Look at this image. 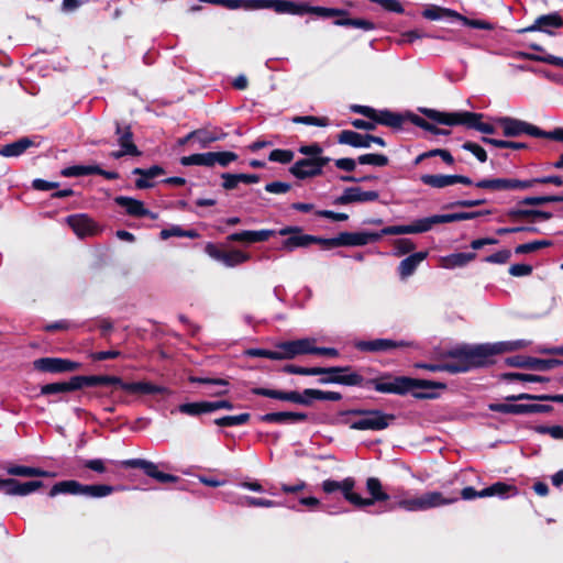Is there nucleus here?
<instances>
[{"instance_id": "1", "label": "nucleus", "mask_w": 563, "mask_h": 563, "mask_svg": "<svg viewBox=\"0 0 563 563\" xmlns=\"http://www.w3.org/2000/svg\"><path fill=\"white\" fill-rule=\"evenodd\" d=\"M525 340L497 342L493 344L463 345L449 352L451 362H446L444 369L451 373L467 372L473 367L484 366L493 355L511 352L528 346Z\"/></svg>"}, {"instance_id": "2", "label": "nucleus", "mask_w": 563, "mask_h": 563, "mask_svg": "<svg viewBox=\"0 0 563 563\" xmlns=\"http://www.w3.org/2000/svg\"><path fill=\"white\" fill-rule=\"evenodd\" d=\"M366 385H371L378 393L405 395L412 391L417 398L431 397L429 394L417 393L416 388H426L435 386L434 383L424 379H415L405 376L393 377L391 375H383L377 378L366 380Z\"/></svg>"}, {"instance_id": "3", "label": "nucleus", "mask_w": 563, "mask_h": 563, "mask_svg": "<svg viewBox=\"0 0 563 563\" xmlns=\"http://www.w3.org/2000/svg\"><path fill=\"white\" fill-rule=\"evenodd\" d=\"M423 113L432 121L445 125H466L484 134H494L495 126L490 123L482 122V113L462 111V112H441L433 109H426Z\"/></svg>"}, {"instance_id": "4", "label": "nucleus", "mask_w": 563, "mask_h": 563, "mask_svg": "<svg viewBox=\"0 0 563 563\" xmlns=\"http://www.w3.org/2000/svg\"><path fill=\"white\" fill-rule=\"evenodd\" d=\"M494 122L496 125L503 129L504 135L508 137H516L522 134H527L534 137H545L563 141V129H555L552 132H544L536 125L511 117H497L494 119Z\"/></svg>"}, {"instance_id": "5", "label": "nucleus", "mask_w": 563, "mask_h": 563, "mask_svg": "<svg viewBox=\"0 0 563 563\" xmlns=\"http://www.w3.org/2000/svg\"><path fill=\"white\" fill-rule=\"evenodd\" d=\"M353 415L358 416L351 422V429L354 430H384L395 419L393 415L379 410H356Z\"/></svg>"}, {"instance_id": "6", "label": "nucleus", "mask_w": 563, "mask_h": 563, "mask_svg": "<svg viewBox=\"0 0 563 563\" xmlns=\"http://www.w3.org/2000/svg\"><path fill=\"white\" fill-rule=\"evenodd\" d=\"M246 10L273 9L277 13L301 14L305 10L297 3L287 0H243Z\"/></svg>"}, {"instance_id": "7", "label": "nucleus", "mask_w": 563, "mask_h": 563, "mask_svg": "<svg viewBox=\"0 0 563 563\" xmlns=\"http://www.w3.org/2000/svg\"><path fill=\"white\" fill-rule=\"evenodd\" d=\"M330 162L329 157H309L297 161L291 167L290 173L299 179L318 176L322 168Z\"/></svg>"}, {"instance_id": "8", "label": "nucleus", "mask_w": 563, "mask_h": 563, "mask_svg": "<svg viewBox=\"0 0 563 563\" xmlns=\"http://www.w3.org/2000/svg\"><path fill=\"white\" fill-rule=\"evenodd\" d=\"M34 367L47 373H67L80 368V364L70 360L59 357H42L34 361Z\"/></svg>"}, {"instance_id": "9", "label": "nucleus", "mask_w": 563, "mask_h": 563, "mask_svg": "<svg viewBox=\"0 0 563 563\" xmlns=\"http://www.w3.org/2000/svg\"><path fill=\"white\" fill-rule=\"evenodd\" d=\"M279 235H289L283 243L282 247L291 252L298 247H307L313 244L314 235L303 234L298 227H286L278 231Z\"/></svg>"}, {"instance_id": "10", "label": "nucleus", "mask_w": 563, "mask_h": 563, "mask_svg": "<svg viewBox=\"0 0 563 563\" xmlns=\"http://www.w3.org/2000/svg\"><path fill=\"white\" fill-rule=\"evenodd\" d=\"M207 253L227 267H234L250 261L251 255L240 250L221 251L212 244L206 247Z\"/></svg>"}, {"instance_id": "11", "label": "nucleus", "mask_w": 563, "mask_h": 563, "mask_svg": "<svg viewBox=\"0 0 563 563\" xmlns=\"http://www.w3.org/2000/svg\"><path fill=\"white\" fill-rule=\"evenodd\" d=\"M338 141L341 144H347L353 147H371L372 143H375L379 146H385V141L379 136H374L371 134H361L351 130L342 131Z\"/></svg>"}, {"instance_id": "12", "label": "nucleus", "mask_w": 563, "mask_h": 563, "mask_svg": "<svg viewBox=\"0 0 563 563\" xmlns=\"http://www.w3.org/2000/svg\"><path fill=\"white\" fill-rule=\"evenodd\" d=\"M510 366L519 368H529L536 371H549L561 364L559 360H541L531 356L517 355L507 358Z\"/></svg>"}, {"instance_id": "13", "label": "nucleus", "mask_w": 563, "mask_h": 563, "mask_svg": "<svg viewBox=\"0 0 563 563\" xmlns=\"http://www.w3.org/2000/svg\"><path fill=\"white\" fill-rule=\"evenodd\" d=\"M122 464L126 467L141 468L146 475L161 483H174L178 479L175 475L158 471L157 466L153 462L143 459L126 460L122 462Z\"/></svg>"}, {"instance_id": "14", "label": "nucleus", "mask_w": 563, "mask_h": 563, "mask_svg": "<svg viewBox=\"0 0 563 563\" xmlns=\"http://www.w3.org/2000/svg\"><path fill=\"white\" fill-rule=\"evenodd\" d=\"M431 230L429 217L423 219H418L408 225H390L384 228L379 232H375L378 235V240L382 239L383 235H400V234H416L423 233Z\"/></svg>"}, {"instance_id": "15", "label": "nucleus", "mask_w": 563, "mask_h": 563, "mask_svg": "<svg viewBox=\"0 0 563 563\" xmlns=\"http://www.w3.org/2000/svg\"><path fill=\"white\" fill-rule=\"evenodd\" d=\"M252 393L258 396L269 397L274 399L285 400V401H291L295 404L300 405H310L312 401V398L305 396V391L302 394L298 391H282V390H275V389H268V388H253Z\"/></svg>"}, {"instance_id": "16", "label": "nucleus", "mask_w": 563, "mask_h": 563, "mask_svg": "<svg viewBox=\"0 0 563 563\" xmlns=\"http://www.w3.org/2000/svg\"><path fill=\"white\" fill-rule=\"evenodd\" d=\"M314 340L300 339L279 343L277 349L282 352V360H291L298 355L311 354Z\"/></svg>"}, {"instance_id": "17", "label": "nucleus", "mask_w": 563, "mask_h": 563, "mask_svg": "<svg viewBox=\"0 0 563 563\" xmlns=\"http://www.w3.org/2000/svg\"><path fill=\"white\" fill-rule=\"evenodd\" d=\"M339 372H330L328 378L321 379L322 383H334L345 386H367L363 375L351 371L350 367H340Z\"/></svg>"}, {"instance_id": "18", "label": "nucleus", "mask_w": 563, "mask_h": 563, "mask_svg": "<svg viewBox=\"0 0 563 563\" xmlns=\"http://www.w3.org/2000/svg\"><path fill=\"white\" fill-rule=\"evenodd\" d=\"M67 223L79 238L92 236L99 231L98 225L87 214L69 216L67 218Z\"/></svg>"}, {"instance_id": "19", "label": "nucleus", "mask_w": 563, "mask_h": 563, "mask_svg": "<svg viewBox=\"0 0 563 563\" xmlns=\"http://www.w3.org/2000/svg\"><path fill=\"white\" fill-rule=\"evenodd\" d=\"M379 197L377 191H363L360 187L346 188L343 194L335 199L336 205H349L352 202L375 201Z\"/></svg>"}, {"instance_id": "20", "label": "nucleus", "mask_w": 563, "mask_h": 563, "mask_svg": "<svg viewBox=\"0 0 563 563\" xmlns=\"http://www.w3.org/2000/svg\"><path fill=\"white\" fill-rule=\"evenodd\" d=\"M276 232L274 230H258V231H242L235 232L228 235L227 240L229 242H241V243H257L267 241L271 236H273Z\"/></svg>"}, {"instance_id": "21", "label": "nucleus", "mask_w": 563, "mask_h": 563, "mask_svg": "<svg viewBox=\"0 0 563 563\" xmlns=\"http://www.w3.org/2000/svg\"><path fill=\"white\" fill-rule=\"evenodd\" d=\"M409 343L405 341H393L388 339H376L372 341H360L355 344V346L360 351H367V352H378V351H387L395 347H404L408 346Z\"/></svg>"}, {"instance_id": "22", "label": "nucleus", "mask_w": 563, "mask_h": 563, "mask_svg": "<svg viewBox=\"0 0 563 563\" xmlns=\"http://www.w3.org/2000/svg\"><path fill=\"white\" fill-rule=\"evenodd\" d=\"M378 235L373 232H342L341 246H363L378 241Z\"/></svg>"}, {"instance_id": "23", "label": "nucleus", "mask_w": 563, "mask_h": 563, "mask_svg": "<svg viewBox=\"0 0 563 563\" xmlns=\"http://www.w3.org/2000/svg\"><path fill=\"white\" fill-rule=\"evenodd\" d=\"M115 203L125 209L126 213L132 217H151L155 219L156 217L152 214L150 210H147L143 202L130 197L119 196L114 199Z\"/></svg>"}, {"instance_id": "24", "label": "nucleus", "mask_w": 563, "mask_h": 563, "mask_svg": "<svg viewBox=\"0 0 563 563\" xmlns=\"http://www.w3.org/2000/svg\"><path fill=\"white\" fill-rule=\"evenodd\" d=\"M563 25V20L556 13L545 14L539 16L534 23L530 26L522 29L520 32H534V31H543L549 32V29H558Z\"/></svg>"}, {"instance_id": "25", "label": "nucleus", "mask_w": 563, "mask_h": 563, "mask_svg": "<svg viewBox=\"0 0 563 563\" xmlns=\"http://www.w3.org/2000/svg\"><path fill=\"white\" fill-rule=\"evenodd\" d=\"M122 389L131 393V394H139V395H152V394H161L165 395L168 394V389L154 385L150 382H135V383H124L122 384Z\"/></svg>"}, {"instance_id": "26", "label": "nucleus", "mask_w": 563, "mask_h": 563, "mask_svg": "<svg viewBox=\"0 0 563 563\" xmlns=\"http://www.w3.org/2000/svg\"><path fill=\"white\" fill-rule=\"evenodd\" d=\"M428 252H417L408 257L404 258L399 266H398V273L401 279H407L409 276H411L417 267L427 258Z\"/></svg>"}, {"instance_id": "27", "label": "nucleus", "mask_w": 563, "mask_h": 563, "mask_svg": "<svg viewBox=\"0 0 563 563\" xmlns=\"http://www.w3.org/2000/svg\"><path fill=\"white\" fill-rule=\"evenodd\" d=\"M489 211H485V214H488ZM484 214V212L475 211V212H457V213H449V214H434L429 217L430 229H432L435 224L441 223H451L463 220H471L476 217Z\"/></svg>"}, {"instance_id": "28", "label": "nucleus", "mask_w": 563, "mask_h": 563, "mask_svg": "<svg viewBox=\"0 0 563 563\" xmlns=\"http://www.w3.org/2000/svg\"><path fill=\"white\" fill-rule=\"evenodd\" d=\"M475 253H454L439 258V265L445 269L463 267L475 260Z\"/></svg>"}, {"instance_id": "29", "label": "nucleus", "mask_w": 563, "mask_h": 563, "mask_svg": "<svg viewBox=\"0 0 563 563\" xmlns=\"http://www.w3.org/2000/svg\"><path fill=\"white\" fill-rule=\"evenodd\" d=\"M264 422L274 423H297L307 420V415L302 412H271L261 417Z\"/></svg>"}, {"instance_id": "30", "label": "nucleus", "mask_w": 563, "mask_h": 563, "mask_svg": "<svg viewBox=\"0 0 563 563\" xmlns=\"http://www.w3.org/2000/svg\"><path fill=\"white\" fill-rule=\"evenodd\" d=\"M366 489L371 495V498H363V500L369 503L368 506L374 505L376 501H385L389 499V495L383 490V485L376 477L367 478Z\"/></svg>"}, {"instance_id": "31", "label": "nucleus", "mask_w": 563, "mask_h": 563, "mask_svg": "<svg viewBox=\"0 0 563 563\" xmlns=\"http://www.w3.org/2000/svg\"><path fill=\"white\" fill-rule=\"evenodd\" d=\"M80 389V384H78V377L74 376L69 382L63 383H52L42 386L41 394L42 395H53V394H63L71 390Z\"/></svg>"}, {"instance_id": "32", "label": "nucleus", "mask_w": 563, "mask_h": 563, "mask_svg": "<svg viewBox=\"0 0 563 563\" xmlns=\"http://www.w3.org/2000/svg\"><path fill=\"white\" fill-rule=\"evenodd\" d=\"M33 145V140L29 137H22L13 143L2 146L0 148V155L3 157H16L23 154L29 147Z\"/></svg>"}, {"instance_id": "33", "label": "nucleus", "mask_w": 563, "mask_h": 563, "mask_svg": "<svg viewBox=\"0 0 563 563\" xmlns=\"http://www.w3.org/2000/svg\"><path fill=\"white\" fill-rule=\"evenodd\" d=\"M355 481L352 477H346L342 481V485L340 492L343 494L344 498L353 504L356 507H368L367 501L363 500L358 494L354 493Z\"/></svg>"}, {"instance_id": "34", "label": "nucleus", "mask_w": 563, "mask_h": 563, "mask_svg": "<svg viewBox=\"0 0 563 563\" xmlns=\"http://www.w3.org/2000/svg\"><path fill=\"white\" fill-rule=\"evenodd\" d=\"M80 388L84 386L117 385L122 388L123 380L117 376H77Z\"/></svg>"}, {"instance_id": "35", "label": "nucleus", "mask_w": 563, "mask_h": 563, "mask_svg": "<svg viewBox=\"0 0 563 563\" xmlns=\"http://www.w3.org/2000/svg\"><path fill=\"white\" fill-rule=\"evenodd\" d=\"M8 474L21 477H51L52 473L38 467H31L25 465H12L7 470Z\"/></svg>"}, {"instance_id": "36", "label": "nucleus", "mask_w": 563, "mask_h": 563, "mask_svg": "<svg viewBox=\"0 0 563 563\" xmlns=\"http://www.w3.org/2000/svg\"><path fill=\"white\" fill-rule=\"evenodd\" d=\"M60 493L85 495V485H82L76 481L59 482L52 487V489L49 492V496L54 497Z\"/></svg>"}, {"instance_id": "37", "label": "nucleus", "mask_w": 563, "mask_h": 563, "mask_svg": "<svg viewBox=\"0 0 563 563\" xmlns=\"http://www.w3.org/2000/svg\"><path fill=\"white\" fill-rule=\"evenodd\" d=\"M117 134L119 135L118 142L121 148L124 150L125 153H131V155H139L140 152L135 144L132 141V132L130 128L122 129L119 124L117 125Z\"/></svg>"}, {"instance_id": "38", "label": "nucleus", "mask_w": 563, "mask_h": 563, "mask_svg": "<svg viewBox=\"0 0 563 563\" xmlns=\"http://www.w3.org/2000/svg\"><path fill=\"white\" fill-rule=\"evenodd\" d=\"M372 120L376 122V124L378 123L390 128H399L402 123V119L399 114L388 110H375V115H373Z\"/></svg>"}, {"instance_id": "39", "label": "nucleus", "mask_w": 563, "mask_h": 563, "mask_svg": "<svg viewBox=\"0 0 563 563\" xmlns=\"http://www.w3.org/2000/svg\"><path fill=\"white\" fill-rule=\"evenodd\" d=\"M340 367H300L296 365H286L284 367V372L288 374H297V375H322L330 372H339Z\"/></svg>"}, {"instance_id": "40", "label": "nucleus", "mask_w": 563, "mask_h": 563, "mask_svg": "<svg viewBox=\"0 0 563 563\" xmlns=\"http://www.w3.org/2000/svg\"><path fill=\"white\" fill-rule=\"evenodd\" d=\"M421 181L424 185H428L432 188H445L449 186H453V175H432L426 174L420 177Z\"/></svg>"}, {"instance_id": "41", "label": "nucleus", "mask_w": 563, "mask_h": 563, "mask_svg": "<svg viewBox=\"0 0 563 563\" xmlns=\"http://www.w3.org/2000/svg\"><path fill=\"white\" fill-rule=\"evenodd\" d=\"M516 495L518 493L517 488L512 485H508L503 482H497L493 484L492 486L482 489V495H485V497L490 496H499L505 497L507 494Z\"/></svg>"}, {"instance_id": "42", "label": "nucleus", "mask_w": 563, "mask_h": 563, "mask_svg": "<svg viewBox=\"0 0 563 563\" xmlns=\"http://www.w3.org/2000/svg\"><path fill=\"white\" fill-rule=\"evenodd\" d=\"M180 163L184 166H207L212 167V152L192 154L180 158Z\"/></svg>"}, {"instance_id": "43", "label": "nucleus", "mask_w": 563, "mask_h": 563, "mask_svg": "<svg viewBox=\"0 0 563 563\" xmlns=\"http://www.w3.org/2000/svg\"><path fill=\"white\" fill-rule=\"evenodd\" d=\"M96 172H98V165H75L64 168L62 175L65 177H79L95 175Z\"/></svg>"}, {"instance_id": "44", "label": "nucleus", "mask_w": 563, "mask_h": 563, "mask_svg": "<svg viewBox=\"0 0 563 563\" xmlns=\"http://www.w3.org/2000/svg\"><path fill=\"white\" fill-rule=\"evenodd\" d=\"M457 498H445L441 493L439 492H429L426 493V503H427V509L450 505L456 501Z\"/></svg>"}, {"instance_id": "45", "label": "nucleus", "mask_w": 563, "mask_h": 563, "mask_svg": "<svg viewBox=\"0 0 563 563\" xmlns=\"http://www.w3.org/2000/svg\"><path fill=\"white\" fill-rule=\"evenodd\" d=\"M250 413L244 412L236 416H225L214 420V423L220 427H233L246 423L250 420Z\"/></svg>"}, {"instance_id": "46", "label": "nucleus", "mask_w": 563, "mask_h": 563, "mask_svg": "<svg viewBox=\"0 0 563 563\" xmlns=\"http://www.w3.org/2000/svg\"><path fill=\"white\" fill-rule=\"evenodd\" d=\"M305 396H308L318 400L339 401L342 399V395L338 391H323L319 389H305Z\"/></svg>"}, {"instance_id": "47", "label": "nucleus", "mask_w": 563, "mask_h": 563, "mask_svg": "<svg viewBox=\"0 0 563 563\" xmlns=\"http://www.w3.org/2000/svg\"><path fill=\"white\" fill-rule=\"evenodd\" d=\"M525 399H531V400H550V401H555V402H563V395H554V396L542 395V396H534V395H530V394H519V395H511V396H507V397H506V400H507V401H518V400H525Z\"/></svg>"}, {"instance_id": "48", "label": "nucleus", "mask_w": 563, "mask_h": 563, "mask_svg": "<svg viewBox=\"0 0 563 563\" xmlns=\"http://www.w3.org/2000/svg\"><path fill=\"white\" fill-rule=\"evenodd\" d=\"M552 245V242L549 240H538L525 244H520L515 249L516 254H528L536 252L542 247H549Z\"/></svg>"}, {"instance_id": "49", "label": "nucleus", "mask_w": 563, "mask_h": 563, "mask_svg": "<svg viewBox=\"0 0 563 563\" xmlns=\"http://www.w3.org/2000/svg\"><path fill=\"white\" fill-rule=\"evenodd\" d=\"M336 25L352 26L356 29H362L364 31H371L375 29V24L365 19H341L335 21Z\"/></svg>"}, {"instance_id": "50", "label": "nucleus", "mask_w": 563, "mask_h": 563, "mask_svg": "<svg viewBox=\"0 0 563 563\" xmlns=\"http://www.w3.org/2000/svg\"><path fill=\"white\" fill-rule=\"evenodd\" d=\"M297 5L305 10L301 14H303L306 12H313V13H316L320 16H324V18L346 14L345 11L339 10V9H330V8H323V7H311L310 8V7L300 5V4H297Z\"/></svg>"}, {"instance_id": "51", "label": "nucleus", "mask_w": 563, "mask_h": 563, "mask_svg": "<svg viewBox=\"0 0 563 563\" xmlns=\"http://www.w3.org/2000/svg\"><path fill=\"white\" fill-rule=\"evenodd\" d=\"M357 162L362 165L386 166L388 157L383 154H364L357 157Z\"/></svg>"}, {"instance_id": "52", "label": "nucleus", "mask_w": 563, "mask_h": 563, "mask_svg": "<svg viewBox=\"0 0 563 563\" xmlns=\"http://www.w3.org/2000/svg\"><path fill=\"white\" fill-rule=\"evenodd\" d=\"M114 487L110 485H85V495L99 498L110 495Z\"/></svg>"}, {"instance_id": "53", "label": "nucleus", "mask_w": 563, "mask_h": 563, "mask_svg": "<svg viewBox=\"0 0 563 563\" xmlns=\"http://www.w3.org/2000/svg\"><path fill=\"white\" fill-rule=\"evenodd\" d=\"M474 185L483 189L507 190V178L482 179Z\"/></svg>"}, {"instance_id": "54", "label": "nucleus", "mask_w": 563, "mask_h": 563, "mask_svg": "<svg viewBox=\"0 0 563 563\" xmlns=\"http://www.w3.org/2000/svg\"><path fill=\"white\" fill-rule=\"evenodd\" d=\"M488 408L501 413L522 415L523 404H490Z\"/></svg>"}, {"instance_id": "55", "label": "nucleus", "mask_w": 563, "mask_h": 563, "mask_svg": "<svg viewBox=\"0 0 563 563\" xmlns=\"http://www.w3.org/2000/svg\"><path fill=\"white\" fill-rule=\"evenodd\" d=\"M236 159H238V155L233 152H229V151L212 152V167L217 164L222 167H225L230 163H232Z\"/></svg>"}, {"instance_id": "56", "label": "nucleus", "mask_w": 563, "mask_h": 563, "mask_svg": "<svg viewBox=\"0 0 563 563\" xmlns=\"http://www.w3.org/2000/svg\"><path fill=\"white\" fill-rule=\"evenodd\" d=\"M295 123H302L308 125H317V126H328L329 119L325 117H313V115H303V117H295L292 119Z\"/></svg>"}, {"instance_id": "57", "label": "nucleus", "mask_w": 563, "mask_h": 563, "mask_svg": "<svg viewBox=\"0 0 563 563\" xmlns=\"http://www.w3.org/2000/svg\"><path fill=\"white\" fill-rule=\"evenodd\" d=\"M246 354L252 357H265L269 360H282L280 350L271 351L265 349H250L246 351Z\"/></svg>"}, {"instance_id": "58", "label": "nucleus", "mask_w": 563, "mask_h": 563, "mask_svg": "<svg viewBox=\"0 0 563 563\" xmlns=\"http://www.w3.org/2000/svg\"><path fill=\"white\" fill-rule=\"evenodd\" d=\"M206 404L207 401L184 404L179 406V410L183 413L196 416L199 413L208 412L207 407L205 406Z\"/></svg>"}, {"instance_id": "59", "label": "nucleus", "mask_w": 563, "mask_h": 563, "mask_svg": "<svg viewBox=\"0 0 563 563\" xmlns=\"http://www.w3.org/2000/svg\"><path fill=\"white\" fill-rule=\"evenodd\" d=\"M394 246L397 256L410 253L416 249V244L409 239H398L394 242Z\"/></svg>"}, {"instance_id": "60", "label": "nucleus", "mask_w": 563, "mask_h": 563, "mask_svg": "<svg viewBox=\"0 0 563 563\" xmlns=\"http://www.w3.org/2000/svg\"><path fill=\"white\" fill-rule=\"evenodd\" d=\"M268 158L271 162L287 164L294 159V152L290 150H274L271 152Z\"/></svg>"}, {"instance_id": "61", "label": "nucleus", "mask_w": 563, "mask_h": 563, "mask_svg": "<svg viewBox=\"0 0 563 563\" xmlns=\"http://www.w3.org/2000/svg\"><path fill=\"white\" fill-rule=\"evenodd\" d=\"M396 507L405 509L407 511H418L417 508V497L408 498L401 497L397 500L395 505H389L388 510H394Z\"/></svg>"}, {"instance_id": "62", "label": "nucleus", "mask_w": 563, "mask_h": 563, "mask_svg": "<svg viewBox=\"0 0 563 563\" xmlns=\"http://www.w3.org/2000/svg\"><path fill=\"white\" fill-rule=\"evenodd\" d=\"M462 148L471 152L479 162L484 163L487 161L486 151L476 143L465 142L462 145Z\"/></svg>"}, {"instance_id": "63", "label": "nucleus", "mask_w": 563, "mask_h": 563, "mask_svg": "<svg viewBox=\"0 0 563 563\" xmlns=\"http://www.w3.org/2000/svg\"><path fill=\"white\" fill-rule=\"evenodd\" d=\"M195 132H197L195 139L198 141L200 147L202 148L208 147L212 142H216L220 139L218 135L207 131L196 130Z\"/></svg>"}, {"instance_id": "64", "label": "nucleus", "mask_w": 563, "mask_h": 563, "mask_svg": "<svg viewBox=\"0 0 563 563\" xmlns=\"http://www.w3.org/2000/svg\"><path fill=\"white\" fill-rule=\"evenodd\" d=\"M510 256L511 253L509 250H501L485 257L484 261L492 264H505L509 261Z\"/></svg>"}]
</instances>
